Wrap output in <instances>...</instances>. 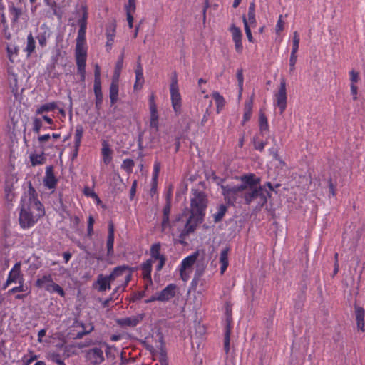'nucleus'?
I'll return each instance as SVG.
<instances>
[{"label":"nucleus","instance_id":"nucleus-10","mask_svg":"<svg viewBox=\"0 0 365 365\" xmlns=\"http://www.w3.org/2000/svg\"><path fill=\"white\" fill-rule=\"evenodd\" d=\"M86 360L91 365H100L104 360L103 351L101 347H93L86 351Z\"/></svg>","mask_w":365,"mask_h":365},{"label":"nucleus","instance_id":"nucleus-25","mask_svg":"<svg viewBox=\"0 0 365 365\" xmlns=\"http://www.w3.org/2000/svg\"><path fill=\"white\" fill-rule=\"evenodd\" d=\"M114 235H115V228L113 222H110L108 224V232L107 237V254L108 256H110L113 253V245H114Z\"/></svg>","mask_w":365,"mask_h":365},{"label":"nucleus","instance_id":"nucleus-52","mask_svg":"<svg viewBox=\"0 0 365 365\" xmlns=\"http://www.w3.org/2000/svg\"><path fill=\"white\" fill-rule=\"evenodd\" d=\"M349 80L350 85H357V83L360 81L359 73L355 70L349 71Z\"/></svg>","mask_w":365,"mask_h":365},{"label":"nucleus","instance_id":"nucleus-61","mask_svg":"<svg viewBox=\"0 0 365 365\" xmlns=\"http://www.w3.org/2000/svg\"><path fill=\"white\" fill-rule=\"evenodd\" d=\"M83 192L86 196L96 198L98 203L101 202V200L98 197L97 195L93 191H92L89 187H85Z\"/></svg>","mask_w":365,"mask_h":365},{"label":"nucleus","instance_id":"nucleus-51","mask_svg":"<svg viewBox=\"0 0 365 365\" xmlns=\"http://www.w3.org/2000/svg\"><path fill=\"white\" fill-rule=\"evenodd\" d=\"M135 165V163L132 159H125L123 161L121 168L128 173H131Z\"/></svg>","mask_w":365,"mask_h":365},{"label":"nucleus","instance_id":"nucleus-40","mask_svg":"<svg viewBox=\"0 0 365 365\" xmlns=\"http://www.w3.org/2000/svg\"><path fill=\"white\" fill-rule=\"evenodd\" d=\"M46 291L50 294H58L62 297H64L66 295L63 289L59 284H56L53 279L52 280V283L48 286Z\"/></svg>","mask_w":365,"mask_h":365},{"label":"nucleus","instance_id":"nucleus-1","mask_svg":"<svg viewBox=\"0 0 365 365\" xmlns=\"http://www.w3.org/2000/svg\"><path fill=\"white\" fill-rule=\"evenodd\" d=\"M208 200L206 194L198 189H192L190 195V215L187 220L180 237L185 239L195 232L198 224H200L205 215Z\"/></svg>","mask_w":365,"mask_h":365},{"label":"nucleus","instance_id":"nucleus-21","mask_svg":"<svg viewBox=\"0 0 365 365\" xmlns=\"http://www.w3.org/2000/svg\"><path fill=\"white\" fill-rule=\"evenodd\" d=\"M354 315L356 322L357 329L359 331H361L362 332L364 331V318H365V309L355 304L354 305Z\"/></svg>","mask_w":365,"mask_h":365},{"label":"nucleus","instance_id":"nucleus-29","mask_svg":"<svg viewBox=\"0 0 365 365\" xmlns=\"http://www.w3.org/2000/svg\"><path fill=\"white\" fill-rule=\"evenodd\" d=\"M253 99L251 98L245 103L242 125L250 120L252 114Z\"/></svg>","mask_w":365,"mask_h":365},{"label":"nucleus","instance_id":"nucleus-31","mask_svg":"<svg viewBox=\"0 0 365 365\" xmlns=\"http://www.w3.org/2000/svg\"><path fill=\"white\" fill-rule=\"evenodd\" d=\"M231 330H232V326H231L230 322L227 320V324L225 327V334H224V350L227 354L230 351Z\"/></svg>","mask_w":365,"mask_h":365},{"label":"nucleus","instance_id":"nucleus-18","mask_svg":"<svg viewBox=\"0 0 365 365\" xmlns=\"http://www.w3.org/2000/svg\"><path fill=\"white\" fill-rule=\"evenodd\" d=\"M112 282L113 280L109 278V275L103 276L102 274H100L93 286L98 292H104L106 289H110V284Z\"/></svg>","mask_w":365,"mask_h":365},{"label":"nucleus","instance_id":"nucleus-47","mask_svg":"<svg viewBox=\"0 0 365 365\" xmlns=\"http://www.w3.org/2000/svg\"><path fill=\"white\" fill-rule=\"evenodd\" d=\"M47 359L56 364H58L60 362L63 361L61 355L58 352L54 351H49L48 353Z\"/></svg>","mask_w":365,"mask_h":365},{"label":"nucleus","instance_id":"nucleus-9","mask_svg":"<svg viewBox=\"0 0 365 365\" xmlns=\"http://www.w3.org/2000/svg\"><path fill=\"white\" fill-rule=\"evenodd\" d=\"M287 88L284 80L281 81L279 90L274 94V105L279 108L280 113H283L287 108Z\"/></svg>","mask_w":365,"mask_h":365},{"label":"nucleus","instance_id":"nucleus-57","mask_svg":"<svg viewBox=\"0 0 365 365\" xmlns=\"http://www.w3.org/2000/svg\"><path fill=\"white\" fill-rule=\"evenodd\" d=\"M269 152L275 160L278 161L282 165H285V163L282 160L281 157L278 154L277 148H272L269 150Z\"/></svg>","mask_w":365,"mask_h":365},{"label":"nucleus","instance_id":"nucleus-2","mask_svg":"<svg viewBox=\"0 0 365 365\" xmlns=\"http://www.w3.org/2000/svg\"><path fill=\"white\" fill-rule=\"evenodd\" d=\"M45 215L43 205L34 195L21 198L19 205V222L23 230L34 227Z\"/></svg>","mask_w":365,"mask_h":365},{"label":"nucleus","instance_id":"nucleus-36","mask_svg":"<svg viewBox=\"0 0 365 365\" xmlns=\"http://www.w3.org/2000/svg\"><path fill=\"white\" fill-rule=\"evenodd\" d=\"M246 19L250 26H256L255 4L254 2H251L249 5L247 18L246 17Z\"/></svg>","mask_w":365,"mask_h":365},{"label":"nucleus","instance_id":"nucleus-16","mask_svg":"<svg viewBox=\"0 0 365 365\" xmlns=\"http://www.w3.org/2000/svg\"><path fill=\"white\" fill-rule=\"evenodd\" d=\"M144 318L143 314H139L135 316L125 317L117 320V323L122 327H136Z\"/></svg>","mask_w":365,"mask_h":365},{"label":"nucleus","instance_id":"nucleus-22","mask_svg":"<svg viewBox=\"0 0 365 365\" xmlns=\"http://www.w3.org/2000/svg\"><path fill=\"white\" fill-rule=\"evenodd\" d=\"M135 81L133 86L135 90H140L144 84L143 69L140 63V57H138L136 68L135 70Z\"/></svg>","mask_w":365,"mask_h":365},{"label":"nucleus","instance_id":"nucleus-53","mask_svg":"<svg viewBox=\"0 0 365 365\" xmlns=\"http://www.w3.org/2000/svg\"><path fill=\"white\" fill-rule=\"evenodd\" d=\"M242 21L244 23L245 31V34L247 37V39L250 42L252 43L253 37L252 35L250 26L248 25L246 16L245 15L242 16Z\"/></svg>","mask_w":365,"mask_h":365},{"label":"nucleus","instance_id":"nucleus-54","mask_svg":"<svg viewBox=\"0 0 365 365\" xmlns=\"http://www.w3.org/2000/svg\"><path fill=\"white\" fill-rule=\"evenodd\" d=\"M95 220L92 215H89L88 217V225H87V235L88 237H92L93 235V225Z\"/></svg>","mask_w":365,"mask_h":365},{"label":"nucleus","instance_id":"nucleus-49","mask_svg":"<svg viewBox=\"0 0 365 365\" xmlns=\"http://www.w3.org/2000/svg\"><path fill=\"white\" fill-rule=\"evenodd\" d=\"M124 9L126 14H134L136 10L135 0H128Z\"/></svg>","mask_w":365,"mask_h":365},{"label":"nucleus","instance_id":"nucleus-7","mask_svg":"<svg viewBox=\"0 0 365 365\" xmlns=\"http://www.w3.org/2000/svg\"><path fill=\"white\" fill-rule=\"evenodd\" d=\"M257 198H259V203L262 206L267 202V195L261 186H259V187L247 188L243 190L242 200H244L245 204L250 205Z\"/></svg>","mask_w":365,"mask_h":365},{"label":"nucleus","instance_id":"nucleus-13","mask_svg":"<svg viewBox=\"0 0 365 365\" xmlns=\"http://www.w3.org/2000/svg\"><path fill=\"white\" fill-rule=\"evenodd\" d=\"M176 291V284H169L163 290L158 292V299L160 302H168L175 296Z\"/></svg>","mask_w":365,"mask_h":365},{"label":"nucleus","instance_id":"nucleus-23","mask_svg":"<svg viewBox=\"0 0 365 365\" xmlns=\"http://www.w3.org/2000/svg\"><path fill=\"white\" fill-rule=\"evenodd\" d=\"M150 258L148 260H150L151 263L156 262L158 259H160L165 256V255L161 253V244L160 242H155L151 245L150 248Z\"/></svg>","mask_w":365,"mask_h":365},{"label":"nucleus","instance_id":"nucleus-32","mask_svg":"<svg viewBox=\"0 0 365 365\" xmlns=\"http://www.w3.org/2000/svg\"><path fill=\"white\" fill-rule=\"evenodd\" d=\"M56 108L57 103L56 102H49L38 106L36 108L35 113L37 115H43L44 113L53 111Z\"/></svg>","mask_w":365,"mask_h":365},{"label":"nucleus","instance_id":"nucleus-58","mask_svg":"<svg viewBox=\"0 0 365 365\" xmlns=\"http://www.w3.org/2000/svg\"><path fill=\"white\" fill-rule=\"evenodd\" d=\"M43 1L52 10L53 14L57 15L58 6L56 0H43Z\"/></svg>","mask_w":365,"mask_h":365},{"label":"nucleus","instance_id":"nucleus-26","mask_svg":"<svg viewBox=\"0 0 365 365\" xmlns=\"http://www.w3.org/2000/svg\"><path fill=\"white\" fill-rule=\"evenodd\" d=\"M53 277L51 274H46L38 277L35 282V286L39 289H43L45 291L52 283Z\"/></svg>","mask_w":365,"mask_h":365},{"label":"nucleus","instance_id":"nucleus-56","mask_svg":"<svg viewBox=\"0 0 365 365\" xmlns=\"http://www.w3.org/2000/svg\"><path fill=\"white\" fill-rule=\"evenodd\" d=\"M19 284L18 286L9 289L7 294L9 295H11L16 292H24L27 289V287L24 285V282H23V284Z\"/></svg>","mask_w":365,"mask_h":365},{"label":"nucleus","instance_id":"nucleus-42","mask_svg":"<svg viewBox=\"0 0 365 365\" xmlns=\"http://www.w3.org/2000/svg\"><path fill=\"white\" fill-rule=\"evenodd\" d=\"M227 211V207L225 205H220L217 207V211L213 215L214 222H219L222 220L225 213Z\"/></svg>","mask_w":365,"mask_h":365},{"label":"nucleus","instance_id":"nucleus-17","mask_svg":"<svg viewBox=\"0 0 365 365\" xmlns=\"http://www.w3.org/2000/svg\"><path fill=\"white\" fill-rule=\"evenodd\" d=\"M152 263L150 260H146L143 262L140 265L141 275L143 280L145 282V289H148V286L153 284L151 272H152Z\"/></svg>","mask_w":365,"mask_h":365},{"label":"nucleus","instance_id":"nucleus-34","mask_svg":"<svg viewBox=\"0 0 365 365\" xmlns=\"http://www.w3.org/2000/svg\"><path fill=\"white\" fill-rule=\"evenodd\" d=\"M197 260V255H191L185 258H184L180 264V269L187 270V269L191 268L193 264L195 263Z\"/></svg>","mask_w":365,"mask_h":365},{"label":"nucleus","instance_id":"nucleus-8","mask_svg":"<svg viewBox=\"0 0 365 365\" xmlns=\"http://www.w3.org/2000/svg\"><path fill=\"white\" fill-rule=\"evenodd\" d=\"M120 277H123L124 282L123 287H126L129 282L130 281L132 277L131 269L130 268L129 266L122 265L116 267L109 274V278H110L113 280V282Z\"/></svg>","mask_w":365,"mask_h":365},{"label":"nucleus","instance_id":"nucleus-12","mask_svg":"<svg viewBox=\"0 0 365 365\" xmlns=\"http://www.w3.org/2000/svg\"><path fill=\"white\" fill-rule=\"evenodd\" d=\"M242 184L240 185L243 190L247 188L259 187L258 185L260 183V179L257 178L253 173L243 175L240 177Z\"/></svg>","mask_w":365,"mask_h":365},{"label":"nucleus","instance_id":"nucleus-20","mask_svg":"<svg viewBox=\"0 0 365 365\" xmlns=\"http://www.w3.org/2000/svg\"><path fill=\"white\" fill-rule=\"evenodd\" d=\"M115 31L116 23L115 21L106 26V36L107 41L106 43V47L108 51H109L112 48L114 42V38L115 36Z\"/></svg>","mask_w":365,"mask_h":365},{"label":"nucleus","instance_id":"nucleus-27","mask_svg":"<svg viewBox=\"0 0 365 365\" xmlns=\"http://www.w3.org/2000/svg\"><path fill=\"white\" fill-rule=\"evenodd\" d=\"M9 12L12 23H17L24 14L21 8L16 7L13 4L9 6Z\"/></svg>","mask_w":365,"mask_h":365},{"label":"nucleus","instance_id":"nucleus-46","mask_svg":"<svg viewBox=\"0 0 365 365\" xmlns=\"http://www.w3.org/2000/svg\"><path fill=\"white\" fill-rule=\"evenodd\" d=\"M299 41H300L299 34L298 33V31H294L293 33V37H292V48L291 53L297 54V53L299 50Z\"/></svg>","mask_w":365,"mask_h":365},{"label":"nucleus","instance_id":"nucleus-30","mask_svg":"<svg viewBox=\"0 0 365 365\" xmlns=\"http://www.w3.org/2000/svg\"><path fill=\"white\" fill-rule=\"evenodd\" d=\"M259 128L261 133H267L269 130L267 118L262 110L259 113Z\"/></svg>","mask_w":365,"mask_h":365},{"label":"nucleus","instance_id":"nucleus-39","mask_svg":"<svg viewBox=\"0 0 365 365\" xmlns=\"http://www.w3.org/2000/svg\"><path fill=\"white\" fill-rule=\"evenodd\" d=\"M118 94H119V85H110L109 88V98L110 101V105L113 106L118 101Z\"/></svg>","mask_w":365,"mask_h":365},{"label":"nucleus","instance_id":"nucleus-48","mask_svg":"<svg viewBox=\"0 0 365 365\" xmlns=\"http://www.w3.org/2000/svg\"><path fill=\"white\" fill-rule=\"evenodd\" d=\"M230 31L232 33V40L237 41V40H242V34L240 28L235 26V24H232Z\"/></svg>","mask_w":365,"mask_h":365},{"label":"nucleus","instance_id":"nucleus-43","mask_svg":"<svg viewBox=\"0 0 365 365\" xmlns=\"http://www.w3.org/2000/svg\"><path fill=\"white\" fill-rule=\"evenodd\" d=\"M35 48L36 42L32 34L30 33L27 36V43L24 51L27 53L28 56H30L35 51Z\"/></svg>","mask_w":365,"mask_h":365},{"label":"nucleus","instance_id":"nucleus-5","mask_svg":"<svg viewBox=\"0 0 365 365\" xmlns=\"http://www.w3.org/2000/svg\"><path fill=\"white\" fill-rule=\"evenodd\" d=\"M217 182L222 190V194L227 204L234 205L235 203H240L242 200L243 189L239 185L224 184V179H219Z\"/></svg>","mask_w":365,"mask_h":365},{"label":"nucleus","instance_id":"nucleus-6","mask_svg":"<svg viewBox=\"0 0 365 365\" xmlns=\"http://www.w3.org/2000/svg\"><path fill=\"white\" fill-rule=\"evenodd\" d=\"M171 105L176 115L182 113V97L179 91L178 79L175 76L170 85Z\"/></svg>","mask_w":365,"mask_h":365},{"label":"nucleus","instance_id":"nucleus-14","mask_svg":"<svg viewBox=\"0 0 365 365\" xmlns=\"http://www.w3.org/2000/svg\"><path fill=\"white\" fill-rule=\"evenodd\" d=\"M21 262H16L8 274L9 282L15 284H23L24 282V275L21 271Z\"/></svg>","mask_w":365,"mask_h":365},{"label":"nucleus","instance_id":"nucleus-50","mask_svg":"<svg viewBox=\"0 0 365 365\" xmlns=\"http://www.w3.org/2000/svg\"><path fill=\"white\" fill-rule=\"evenodd\" d=\"M32 125H33V131L35 133H39L41 129L43 127V123L41 118L35 117L33 118L32 121Z\"/></svg>","mask_w":365,"mask_h":365},{"label":"nucleus","instance_id":"nucleus-3","mask_svg":"<svg viewBox=\"0 0 365 365\" xmlns=\"http://www.w3.org/2000/svg\"><path fill=\"white\" fill-rule=\"evenodd\" d=\"M88 18V14L87 8L83 6L82 16L78 20L79 29L78 31L75 48V59L77 66V73L80 76V80L81 81H85L86 79V66L88 53L86 33L87 29Z\"/></svg>","mask_w":365,"mask_h":365},{"label":"nucleus","instance_id":"nucleus-4","mask_svg":"<svg viewBox=\"0 0 365 365\" xmlns=\"http://www.w3.org/2000/svg\"><path fill=\"white\" fill-rule=\"evenodd\" d=\"M170 212L171 199L170 196H168L166 199V203L163 210L161 228L163 232L174 236L177 232L180 231V227L178 226V223L180 220V216L177 217L175 220L170 221Z\"/></svg>","mask_w":365,"mask_h":365},{"label":"nucleus","instance_id":"nucleus-24","mask_svg":"<svg viewBox=\"0 0 365 365\" xmlns=\"http://www.w3.org/2000/svg\"><path fill=\"white\" fill-rule=\"evenodd\" d=\"M50 155V153H43L42 151L41 153H31L29 155V160L31 166L35 167L43 165L46 162V155Z\"/></svg>","mask_w":365,"mask_h":365},{"label":"nucleus","instance_id":"nucleus-11","mask_svg":"<svg viewBox=\"0 0 365 365\" xmlns=\"http://www.w3.org/2000/svg\"><path fill=\"white\" fill-rule=\"evenodd\" d=\"M148 103L150 114V127L151 128L155 129V131H158L159 127V116L158 113L157 105L155 103V96L153 93L150 96Z\"/></svg>","mask_w":365,"mask_h":365},{"label":"nucleus","instance_id":"nucleus-59","mask_svg":"<svg viewBox=\"0 0 365 365\" xmlns=\"http://www.w3.org/2000/svg\"><path fill=\"white\" fill-rule=\"evenodd\" d=\"M297 60V54L291 53L290 58H289V71L290 72H292L294 71Z\"/></svg>","mask_w":365,"mask_h":365},{"label":"nucleus","instance_id":"nucleus-64","mask_svg":"<svg viewBox=\"0 0 365 365\" xmlns=\"http://www.w3.org/2000/svg\"><path fill=\"white\" fill-rule=\"evenodd\" d=\"M284 29V22L282 21V16L280 15L276 24V32L279 33Z\"/></svg>","mask_w":365,"mask_h":365},{"label":"nucleus","instance_id":"nucleus-33","mask_svg":"<svg viewBox=\"0 0 365 365\" xmlns=\"http://www.w3.org/2000/svg\"><path fill=\"white\" fill-rule=\"evenodd\" d=\"M43 28H45V31L39 33L36 37L38 41V43L41 47H45L46 46L47 39L51 36V31L45 24L41 26V29Z\"/></svg>","mask_w":365,"mask_h":365},{"label":"nucleus","instance_id":"nucleus-63","mask_svg":"<svg viewBox=\"0 0 365 365\" xmlns=\"http://www.w3.org/2000/svg\"><path fill=\"white\" fill-rule=\"evenodd\" d=\"M351 94L354 101L358 98V86L357 85H350Z\"/></svg>","mask_w":365,"mask_h":365},{"label":"nucleus","instance_id":"nucleus-37","mask_svg":"<svg viewBox=\"0 0 365 365\" xmlns=\"http://www.w3.org/2000/svg\"><path fill=\"white\" fill-rule=\"evenodd\" d=\"M213 99L215 101L216 104V111L217 113H220L225 105V101L224 97L219 92H214L212 94Z\"/></svg>","mask_w":365,"mask_h":365},{"label":"nucleus","instance_id":"nucleus-19","mask_svg":"<svg viewBox=\"0 0 365 365\" xmlns=\"http://www.w3.org/2000/svg\"><path fill=\"white\" fill-rule=\"evenodd\" d=\"M38 141L39 147L43 153H46L49 150L58 149V145H55L53 143L50 142L51 135L48 133L38 135Z\"/></svg>","mask_w":365,"mask_h":365},{"label":"nucleus","instance_id":"nucleus-28","mask_svg":"<svg viewBox=\"0 0 365 365\" xmlns=\"http://www.w3.org/2000/svg\"><path fill=\"white\" fill-rule=\"evenodd\" d=\"M101 154L103 157V163L106 165L109 164L112 160V150L107 141L103 140L102 143Z\"/></svg>","mask_w":365,"mask_h":365},{"label":"nucleus","instance_id":"nucleus-60","mask_svg":"<svg viewBox=\"0 0 365 365\" xmlns=\"http://www.w3.org/2000/svg\"><path fill=\"white\" fill-rule=\"evenodd\" d=\"M166 261H167L166 257L156 261V262H158V264L155 266L156 272H159L163 269V267L165 265Z\"/></svg>","mask_w":365,"mask_h":365},{"label":"nucleus","instance_id":"nucleus-15","mask_svg":"<svg viewBox=\"0 0 365 365\" xmlns=\"http://www.w3.org/2000/svg\"><path fill=\"white\" fill-rule=\"evenodd\" d=\"M58 183V179L56 178L52 165L47 166L46 168V175L43 178L44 186L49 189L53 190L56 188Z\"/></svg>","mask_w":365,"mask_h":365},{"label":"nucleus","instance_id":"nucleus-35","mask_svg":"<svg viewBox=\"0 0 365 365\" xmlns=\"http://www.w3.org/2000/svg\"><path fill=\"white\" fill-rule=\"evenodd\" d=\"M228 248L223 249L220 252V263L221 264L220 267V272L223 274L227 269L229 265V259H228Z\"/></svg>","mask_w":365,"mask_h":365},{"label":"nucleus","instance_id":"nucleus-44","mask_svg":"<svg viewBox=\"0 0 365 365\" xmlns=\"http://www.w3.org/2000/svg\"><path fill=\"white\" fill-rule=\"evenodd\" d=\"M236 77L238 83V97L240 98L242 97V91H243V83H244V75L243 70L242 68L237 69Z\"/></svg>","mask_w":365,"mask_h":365},{"label":"nucleus","instance_id":"nucleus-38","mask_svg":"<svg viewBox=\"0 0 365 365\" xmlns=\"http://www.w3.org/2000/svg\"><path fill=\"white\" fill-rule=\"evenodd\" d=\"M93 93L95 96V105L96 108H100L103 103V96L102 93V86H93Z\"/></svg>","mask_w":365,"mask_h":365},{"label":"nucleus","instance_id":"nucleus-62","mask_svg":"<svg viewBox=\"0 0 365 365\" xmlns=\"http://www.w3.org/2000/svg\"><path fill=\"white\" fill-rule=\"evenodd\" d=\"M266 145L267 143L264 141H255L254 143L255 149L259 151H262Z\"/></svg>","mask_w":365,"mask_h":365},{"label":"nucleus","instance_id":"nucleus-55","mask_svg":"<svg viewBox=\"0 0 365 365\" xmlns=\"http://www.w3.org/2000/svg\"><path fill=\"white\" fill-rule=\"evenodd\" d=\"M124 54L123 53L118 56V61L115 66L114 72L121 73L123 67Z\"/></svg>","mask_w":365,"mask_h":365},{"label":"nucleus","instance_id":"nucleus-45","mask_svg":"<svg viewBox=\"0 0 365 365\" xmlns=\"http://www.w3.org/2000/svg\"><path fill=\"white\" fill-rule=\"evenodd\" d=\"M102 86L101 83V69L98 64L94 66V81L93 86Z\"/></svg>","mask_w":365,"mask_h":365},{"label":"nucleus","instance_id":"nucleus-41","mask_svg":"<svg viewBox=\"0 0 365 365\" xmlns=\"http://www.w3.org/2000/svg\"><path fill=\"white\" fill-rule=\"evenodd\" d=\"M84 129L82 125H77L74 135V147H81Z\"/></svg>","mask_w":365,"mask_h":365}]
</instances>
